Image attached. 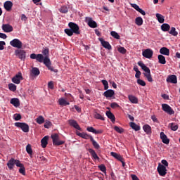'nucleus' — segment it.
<instances>
[{
	"label": "nucleus",
	"instance_id": "nucleus-1",
	"mask_svg": "<svg viewBox=\"0 0 180 180\" xmlns=\"http://www.w3.org/2000/svg\"><path fill=\"white\" fill-rule=\"evenodd\" d=\"M30 57L32 60H37L38 63H44V65H46L49 71H51L52 72H58L57 69H54V68L51 66V60H50L49 56L44 57L41 53H32Z\"/></svg>",
	"mask_w": 180,
	"mask_h": 180
},
{
	"label": "nucleus",
	"instance_id": "nucleus-2",
	"mask_svg": "<svg viewBox=\"0 0 180 180\" xmlns=\"http://www.w3.org/2000/svg\"><path fill=\"white\" fill-rule=\"evenodd\" d=\"M15 165L20 168V174H22V175H26V169L25 168L23 164L20 163V160H15L13 158H11L7 162V167L10 169H13V167H15Z\"/></svg>",
	"mask_w": 180,
	"mask_h": 180
},
{
	"label": "nucleus",
	"instance_id": "nucleus-3",
	"mask_svg": "<svg viewBox=\"0 0 180 180\" xmlns=\"http://www.w3.org/2000/svg\"><path fill=\"white\" fill-rule=\"evenodd\" d=\"M138 65H139V67H141V68L145 72L143 75L147 78L148 82H153V77H151V70H150V68L142 61L138 62Z\"/></svg>",
	"mask_w": 180,
	"mask_h": 180
},
{
	"label": "nucleus",
	"instance_id": "nucleus-4",
	"mask_svg": "<svg viewBox=\"0 0 180 180\" xmlns=\"http://www.w3.org/2000/svg\"><path fill=\"white\" fill-rule=\"evenodd\" d=\"M15 56L18 57L21 61L26 60V51L23 49H16L15 51Z\"/></svg>",
	"mask_w": 180,
	"mask_h": 180
},
{
	"label": "nucleus",
	"instance_id": "nucleus-5",
	"mask_svg": "<svg viewBox=\"0 0 180 180\" xmlns=\"http://www.w3.org/2000/svg\"><path fill=\"white\" fill-rule=\"evenodd\" d=\"M51 139L53 140V146H63L65 141H60V136L57 134H53L51 135Z\"/></svg>",
	"mask_w": 180,
	"mask_h": 180
},
{
	"label": "nucleus",
	"instance_id": "nucleus-6",
	"mask_svg": "<svg viewBox=\"0 0 180 180\" xmlns=\"http://www.w3.org/2000/svg\"><path fill=\"white\" fill-rule=\"evenodd\" d=\"M15 127H18L21 129V130L24 133H29V124L25 122H15Z\"/></svg>",
	"mask_w": 180,
	"mask_h": 180
},
{
	"label": "nucleus",
	"instance_id": "nucleus-7",
	"mask_svg": "<svg viewBox=\"0 0 180 180\" xmlns=\"http://www.w3.org/2000/svg\"><path fill=\"white\" fill-rule=\"evenodd\" d=\"M68 26L70 30H72V32L75 33V34H80L81 32L79 31V26H78L77 24L70 22L68 23Z\"/></svg>",
	"mask_w": 180,
	"mask_h": 180
},
{
	"label": "nucleus",
	"instance_id": "nucleus-8",
	"mask_svg": "<svg viewBox=\"0 0 180 180\" xmlns=\"http://www.w3.org/2000/svg\"><path fill=\"white\" fill-rule=\"evenodd\" d=\"M11 46L12 47H15V49H18V50L22 49L23 44L21 41L19 40V39H14L12 41H10Z\"/></svg>",
	"mask_w": 180,
	"mask_h": 180
},
{
	"label": "nucleus",
	"instance_id": "nucleus-9",
	"mask_svg": "<svg viewBox=\"0 0 180 180\" xmlns=\"http://www.w3.org/2000/svg\"><path fill=\"white\" fill-rule=\"evenodd\" d=\"M162 109L165 113H167V115H175V111H174V109L168 104H162Z\"/></svg>",
	"mask_w": 180,
	"mask_h": 180
},
{
	"label": "nucleus",
	"instance_id": "nucleus-10",
	"mask_svg": "<svg viewBox=\"0 0 180 180\" xmlns=\"http://www.w3.org/2000/svg\"><path fill=\"white\" fill-rule=\"evenodd\" d=\"M158 172L160 176H165V175H167V167H165L164 165L159 163L158 166Z\"/></svg>",
	"mask_w": 180,
	"mask_h": 180
},
{
	"label": "nucleus",
	"instance_id": "nucleus-11",
	"mask_svg": "<svg viewBox=\"0 0 180 180\" xmlns=\"http://www.w3.org/2000/svg\"><path fill=\"white\" fill-rule=\"evenodd\" d=\"M85 22L86 23H87L88 26H89V27H91L92 29L98 27V24L96 23V22L94 21V20H92V18L91 17H86Z\"/></svg>",
	"mask_w": 180,
	"mask_h": 180
},
{
	"label": "nucleus",
	"instance_id": "nucleus-12",
	"mask_svg": "<svg viewBox=\"0 0 180 180\" xmlns=\"http://www.w3.org/2000/svg\"><path fill=\"white\" fill-rule=\"evenodd\" d=\"M20 81H23V76L22 75V72H19L12 78V82L14 84H20Z\"/></svg>",
	"mask_w": 180,
	"mask_h": 180
},
{
	"label": "nucleus",
	"instance_id": "nucleus-13",
	"mask_svg": "<svg viewBox=\"0 0 180 180\" xmlns=\"http://www.w3.org/2000/svg\"><path fill=\"white\" fill-rule=\"evenodd\" d=\"M153 54H154V52L151 49H146L142 52V56L145 58H152Z\"/></svg>",
	"mask_w": 180,
	"mask_h": 180
},
{
	"label": "nucleus",
	"instance_id": "nucleus-14",
	"mask_svg": "<svg viewBox=\"0 0 180 180\" xmlns=\"http://www.w3.org/2000/svg\"><path fill=\"white\" fill-rule=\"evenodd\" d=\"M2 30H4L5 33H11V32H13V27L9 24H3Z\"/></svg>",
	"mask_w": 180,
	"mask_h": 180
},
{
	"label": "nucleus",
	"instance_id": "nucleus-15",
	"mask_svg": "<svg viewBox=\"0 0 180 180\" xmlns=\"http://www.w3.org/2000/svg\"><path fill=\"white\" fill-rule=\"evenodd\" d=\"M68 123L70 126H71L72 127H74V129L81 131V127H79V124H78V122H77L75 120H69Z\"/></svg>",
	"mask_w": 180,
	"mask_h": 180
},
{
	"label": "nucleus",
	"instance_id": "nucleus-16",
	"mask_svg": "<svg viewBox=\"0 0 180 180\" xmlns=\"http://www.w3.org/2000/svg\"><path fill=\"white\" fill-rule=\"evenodd\" d=\"M99 41H101L104 49H107V50H112V46L110 45V44H109L108 41H104L103 38H99Z\"/></svg>",
	"mask_w": 180,
	"mask_h": 180
},
{
	"label": "nucleus",
	"instance_id": "nucleus-17",
	"mask_svg": "<svg viewBox=\"0 0 180 180\" xmlns=\"http://www.w3.org/2000/svg\"><path fill=\"white\" fill-rule=\"evenodd\" d=\"M87 131H89L90 133H94V134H102L103 133V131L100 129V130H96L93 127H88L86 128Z\"/></svg>",
	"mask_w": 180,
	"mask_h": 180
},
{
	"label": "nucleus",
	"instance_id": "nucleus-18",
	"mask_svg": "<svg viewBox=\"0 0 180 180\" xmlns=\"http://www.w3.org/2000/svg\"><path fill=\"white\" fill-rule=\"evenodd\" d=\"M4 6L6 11H7V12H9L10 11H12V6H13V3H12V1H6L4 4Z\"/></svg>",
	"mask_w": 180,
	"mask_h": 180
},
{
	"label": "nucleus",
	"instance_id": "nucleus-19",
	"mask_svg": "<svg viewBox=\"0 0 180 180\" xmlns=\"http://www.w3.org/2000/svg\"><path fill=\"white\" fill-rule=\"evenodd\" d=\"M166 81L167 82H170V84H176L178 82L176 80V76L174 75L168 76Z\"/></svg>",
	"mask_w": 180,
	"mask_h": 180
},
{
	"label": "nucleus",
	"instance_id": "nucleus-20",
	"mask_svg": "<svg viewBox=\"0 0 180 180\" xmlns=\"http://www.w3.org/2000/svg\"><path fill=\"white\" fill-rule=\"evenodd\" d=\"M77 135L79 136V137H82V139H84V140H89L90 139L91 141V138L93 137L92 136L84 132L81 133L77 131Z\"/></svg>",
	"mask_w": 180,
	"mask_h": 180
},
{
	"label": "nucleus",
	"instance_id": "nucleus-21",
	"mask_svg": "<svg viewBox=\"0 0 180 180\" xmlns=\"http://www.w3.org/2000/svg\"><path fill=\"white\" fill-rule=\"evenodd\" d=\"M103 96L105 98H112V96H115V91L108 89L103 93Z\"/></svg>",
	"mask_w": 180,
	"mask_h": 180
},
{
	"label": "nucleus",
	"instance_id": "nucleus-22",
	"mask_svg": "<svg viewBox=\"0 0 180 180\" xmlns=\"http://www.w3.org/2000/svg\"><path fill=\"white\" fill-rule=\"evenodd\" d=\"M160 139L164 144H169V139L164 132H160Z\"/></svg>",
	"mask_w": 180,
	"mask_h": 180
},
{
	"label": "nucleus",
	"instance_id": "nucleus-23",
	"mask_svg": "<svg viewBox=\"0 0 180 180\" xmlns=\"http://www.w3.org/2000/svg\"><path fill=\"white\" fill-rule=\"evenodd\" d=\"M10 103H11V105H13L15 108H19V106H20V101H19V98H12L10 101Z\"/></svg>",
	"mask_w": 180,
	"mask_h": 180
},
{
	"label": "nucleus",
	"instance_id": "nucleus-24",
	"mask_svg": "<svg viewBox=\"0 0 180 180\" xmlns=\"http://www.w3.org/2000/svg\"><path fill=\"white\" fill-rule=\"evenodd\" d=\"M49 144V136H46L41 140V146L42 148H46Z\"/></svg>",
	"mask_w": 180,
	"mask_h": 180
},
{
	"label": "nucleus",
	"instance_id": "nucleus-25",
	"mask_svg": "<svg viewBox=\"0 0 180 180\" xmlns=\"http://www.w3.org/2000/svg\"><path fill=\"white\" fill-rule=\"evenodd\" d=\"M105 115L108 119H110L112 123H115L116 122V118L115 117V115L112 113L110 111H106Z\"/></svg>",
	"mask_w": 180,
	"mask_h": 180
},
{
	"label": "nucleus",
	"instance_id": "nucleus-26",
	"mask_svg": "<svg viewBox=\"0 0 180 180\" xmlns=\"http://www.w3.org/2000/svg\"><path fill=\"white\" fill-rule=\"evenodd\" d=\"M160 53L163 56H169V49H168L167 47H162L160 49Z\"/></svg>",
	"mask_w": 180,
	"mask_h": 180
},
{
	"label": "nucleus",
	"instance_id": "nucleus-27",
	"mask_svg": "<svg viewBox=\"0 0 180 180\" xmlns=\"http://www.w3.org/2000/svg\"><path fill=\"white\" fill-rule=\"evenodd\" d=\"M128 99L131 103H139V98L133 95H129Z\"/></svg>",
	"mask_w": 180,
	"mask_h": 180
},
{
	"label": "nucleus",
	"instance_id": "nucleus-28",
	"mask_svg": "<svg viewBox=\"0 0 180 180\" xmlns=\"http://www.w3.org/2000/svg\"><path fill=\"white\" fill-rule=\"evenodd\" d=\"M31 74L34 77H39V75H40V70L37 68H32Z\"/></svg>",
	"mask_w": 180,
	"mask_h": 180
},
{
	"label": "nucleus",
	"instance_id": "nucleus-29",
	"mask_svg": "<svg viewBox=\"0 0 180 180\" xmlns=\"http://www.w3.org/2000/svg\"><path fill=\"white\" fill-rule=\"evenodd\" d=\"M89 153L91 154V157H93V158L94 160H97L98 161L99 158H98V155L96 154V152H95L94 150V149L89 148Z\"/></svg>",
	"mask_w": 180,
	"mask_h": 180
},
{
	"label": "nucleus",
	"instance_id": "nucleus-30",
	"mask_svg": "<svg viewBox=\"0 0 180 180\" xmlns=\"http://www.w3.org/2000/svg\"><path fill=\"white\" fill-rule=\"evenodd\" d=\"M110 155H112V157H114V158H116V160H118V161H122V160H123V157H122L120 154H117L115 152H111Z\"/></svg>",
	"mask_w": 180,
	"mask_h": 180
},
{
	"label": "nucleus",
	"instance_id": "nucleus-31",
	"mask_svg": "<svg viewBox=\"0 0 180 180\" xmlns=\"http://www.w3.org/2000/svg\"><path fill=\"white\" fill-rule=\"evenodd\" d=\"M143 129L144 130L145 133H146V134H150L151 133V127L148 124H145L143 127Z\"/></svg>",
	"mask_w": 180,
	"mask_h": 180
},
{
	"label": "nucleus",
	"instance_id": "nucleus-32",
	"mask_svg": "<svg viewBox=\"0 0 180 180\" xmlns=\"http://www.w3.org/2000/svg\"><path fill=\"white\" fill-rule=\"evenodd\" d=\"M160 64H167V60H165V56L162 55H158V56Z\"/></svg>",
	"mask_w": 180,
	"mask_h": 180
},
{
	"label": "nucleus",
	"instance_id": "nucleus-33",
	"mask_svg": "<svg viewBox=\"0 0 180 180\" xmlns=\"http://www.w3.org/2000/svg\"><path fill=\"white\" fill-rule=\"evenodd\" d=\"M156 18L159 23H164V22H165V19L164 18V16L160 13H156Z\"/></svg>",
	"mask_w": 180,
	"mask_h": 180
},
{
	"label": "nucleus",
	"instance_id": "nucleus-34",
	"mask_svg": "<svg viewBox=\"0 0 180 180\" xmlns=\"http://www.w3.org/2000/svg\"><path fill=\"white\" fill-rule=\"evenodd\" d=\"M92 143V145L94 146V148H96V150H99V148H101V146H99L98 144V142H96V141H95V139H94V137L91 138V141Z\"/></svg>",
	"mask_w": 180,
	"mask_h": 180
},
{
	"label": "nucleus",
	"instance_id": "nucleus-35",
	"mask_svg": "<svg viewBox=\"0 0 180 180\" xmlns=\"http://www.w3.org/2000/svg\"><path fill=\"white\" fill-rule=\"evenodd\" d=\"M59 105H60V106H67V105H70V103L67 101H65V99L64 98H60L59 101Z\"/></svg>",
	"mask_w": 180,
	"mask_h": 180
},
{
	"label": "nucleus",
	"instance_id": "nucleus-36",
	"mask_svg": "<svg viewBox=\"0 0 180 180\" xmlns=\"http://www.w3.org/2000/svg\"><path fill=\"white\" fill-rule=\"evenodd\" d=\"M161 29L163 32H168L169 30V29H171V26H169L167 23H165L161 25Z\"/></svg>",
	"mask_w": 180,
	"mask_h": 180
},
{
	"label": "nucleus",
	"instance_id": "nucleus-37",
	"mask_svg": "<svg viewBox=\"0 0 180 180\" xmlns=\"http://www.w3.org/2000/svg\"><path fill=\"white\" fill-rule=\"evenodd\" d=\"M130 127H131V129L135 130V131H139V130H140V126L137 125L134 122H130Z\"/></svg>",
	"mask_w": 180,
	"mask_h": 180
},
{
	"label": "nucleus",
	"instance_id": "nucleus-38",
	"mask_svg": "<svg viewBox=\"0 0 180 180\" xmlns=\"http://www.w3.org/2000/svg\"><path fill=\"white\" fill-rule=\"evenodd\" d=\"M59 12L60 13H68V7L67 6H63L59 8Z\"/></svg>",
	"mask_w": 180,
	"mask_h": 180
},
{
	"label": "nucleus",
	"instance_id": "nucleus-39",
	"mask_svg": "<svg viewBox=\"0 0 180 180\" xmlns=\"http://www.w3.org/2000/svg\"><path fill=\"white\" fill-rule=\"evenodd\" d=\"M36 122L38 124H43L44 123V117L40 115L36 119Z\"/></svg>",
	"mask_w": 180,
	"mask_h": 180
},
{
	"label": "nucleus",
	"instance_id": "nucleus-40",
	"mask_svg": "<svg viewBox=\"0 0 180 180\" xmlns=\"http://www.w3.org/2000/svg\"><path fill=\"white\" fill-rule=\"evenodd\" d=\"M135 23L138 26H141L143 25V18L141 17H138L135 20Z\"/></svg>",
	"mask_w": 180,
	"mask_h": 180
},
{
	"label": "nucleus",
	"instance_id": "nucleus-41",
	"mask_svg": "<svg viewBox=\"0 0 180 180\" xmlns=\"http://www.w3.org/2000/svg\"><path fill=\"white\" fill-rule=\"evenodd\" d=\"M169 126H170L171 130H173V131L178 130V125L174 122L169 124Z\"/></svg>",
	"mask_w": 180,
	"mask_h": 180
},
{
	"label": "nucleus",
	"instance_id": "nucleus-42",
	"mask_svg": "<svg viewBox=\"0 0 180 180\" xmlns=\"http://www.w3.org/2000/svg\"><path fill=\"white\" fill-rule=\"evenodd\" d=\"M169 34H172V36H178V32H176V29L175 27H172L169 32Z\"/></svg>",
	"mask_w": 180,
	"mask_h": 180
},
{
	"label": "nucleus",
	"instance_id": "nucleus-43",
	"mask_svg": "<svg viewBox=\"0 0 180 180\" xmlns=\"http://www.w3.org/2000/svg\"><path fill=\"white\" fill-rule=\"evenodd\" d=\"M94 117L95 119H98V120L105 121V117H103L101 114L98 112L94 113Z\"/></svg>",
	"mask_w": 180,
	"mask_h": 180
},
{
	"label": "nucleus",
	"instance_id": "nucleus-44",
	"mask_svg": "<svg viewBox=\"0 0 180 180\" xmlns=\"http://www.w3.org/2000/svg\"><path fill=\"white\" fill-rule=\"evenodd\" d=\"M110 34L112 37H114V39H117V40H119L120 39V35H119V34L115 31H112L110 32Z\"/></svg>",
	"mask_w": 180,
	"mask_h": 180
},
{
	"label": "nucleus",
	"instance_id": "nucleus-45",
	"mask_svg": "<svg viewBox=\"0 0 180 180\" xmlns=\"http://www.w3.org/2000/svg\"><path fill=\"white\" fill-rule=\"evenodd\" d=\"M26 151L27 154H30V155H32V154H33V150H32V146L30 144L27 145Z\"/></svg>",
	"mask_w": 180,
	"mask_h": 180
},
{
	"label": "nucleus",
	"instance_id": "nucleus-46",
	"mask_svg": "<svg viewBox=\"0 0 180 180\" xmlns=\"http://www.w3.org/2000/svg\"><path fill=\"white\" fill-rule=\"evenodd\" d=\"M114 130H115L117 133H120V134H122L123 133V131H124V129H123V128L119 127L117 126L114 127Z\"/></svg>",
	"mask_w": 180,
	"mask_h": 180
},
{
	"label": "nucleus",
	"instance_id": "nucleus-47",
	"mask_svg": "<svg viewBox=\"0 0 180 180\" xmlns=\"http://www.w3.org/2000/svg\"><path fill=\"white\" fill-rule=\"evenodd\" d=\"M101 82H102L103 85H104L105 91L108 90L109 89V84L108 83V82L105 79H103V80H101Z\"/></svg>",
	"mask_w": 180,
	"mask_h": 180
},
{
	"label": "nucleus",
	"instance_id": "nucleus-48",
	"mask_svg": "<svg viewBox=\"0 0 180 180\" xmlns=\"http://www.w3.org/2000/svg\"><path fill=\"white\" fill-rule=\"evenodd\" d=\"M65 33L68 34V36L71 37L74 34V32L72 31V30L70 28L65 29Z\"/></svg>",
	"mask_w": 180,
	"mask_h": 180
},
{
	"label": "nucleus",
	"instance_id": "nucleus-49",
	"mask_svg": "<svg viewBox=\"0 0 180 180\" xmlns=\"http://www.w3.org/2000/svg\"><path fill=\"white\" fill-rule=\"evenodd\" d=\"M8 88L10 91H12L13 92H15V91H16V85H15L14 84H9Z\"/></svg>",
	"mask_w": 180,
	"mask_h": 180
},
{
	"label": "nucleus",
	"instance_id": "nucleus-50",
	"mask_svg": "<svg viewBox=\"0 0 180 180\" xmlns=\"http://www.w3.org/2000/svg\"><path fill=\"white\" fill-rule=\"evenodd\" d=\"M136 82L139 85H141V86H146V82L141 79H138Z\"/></svg>",
	"mask_w": 180,
	"mask_h": 180
},
{
	"label": "nucleus",
	"instance_id": "nucleus-51",
	"mask_svg": "<svg viewBox=\"0 0 180 180\" xmlns=\"http://www.w3.org/2000/svg\"><path fill=\"white\" fill-rule=\"evenodd\" d=\"M118 51L119 53H121V54H126V52L127 51V50H126L124 47L120 46V48H118Z\"/></svg>",
	"mask_w": 180,
	"mask_h": 180
},
{
	"label": "nucleus",
	"instance_id": "nucleus-52",
	"mask_svg": "<svg viewBox=\"0 0 180 180\" xmlns=\"http://www.w3.org/2000/svg\"><path fill=\"white\" fill-rule=\"evenodd\" d=\"M44 127H45V129H50V127H51V122L46 121L44 123Z\"/></svg>",
	"mask_w": 180,
	"mask_h": 180
},
{
	"label": "nucleus",
	"instance_id": "nucleus-53",
	"mask_svg": "<svg viewBox=\"0 0 180 180\" xmlns=\"http://www.w3.org/2000/svg\"><path fill=\"white\" fill-rule=\"evenodd\" d=\"M98 168H99L100 171H101L102 172H106V167L105 166V165H99Z\"/></svg>",
	"mask_w": 180,
	"mask_h": 180
},
{
	"label": "nucleus",
	"instance_id": "nucleus-54",
	"mask_svg": "<svg viewBox=\"0 0 180 180\" xmlns=\"http://www.w3.org/2000/svg\"><path fill=\"white\" fill-rule=\"evenodd\" d=\"M48 88H49V89H54V83L53 82H49L48 83Z\"/></svg>",
	"mask_w": 180,
	"mask_h": 180
},
{
	"label": "nucleus",
	"instance_id": "nucleus-55",
	"mask_svg": "<svg viewBox=\"0 0 180 180\" xmlns=\"http://www.w3.org/2000/svg\"><path fill=\"white\" fill-rule=\"evenodd\" d=\"M151 119L155 123H160V121H158V119H157V117H155V115L151 116Z\"/></svg>",
	"mask_w": 180,
	"mask_h": 180
},
{
	"label": "nucleus",
	"instance_id": "nucleus-56",
	"mask_svg": "<svg viewBox=\"0 0 180 180\" xmlns=\"http://www.w3.org/2000/svg\"><path fill=\"white\" fill-rule=\"evenodd\" d=\"M14 119L15 121L20 120V119H22V115H20V114H15Z\"/></svg>",
	"mask_w": 180,
	"mask_h": 180
},
{
	"label": "nucleus",
	"instance_id": "nucleus-57",
	"mask_svg": "<svg viewBox=\"0 0 180 180\" xmlns=\"http://www.w3.org/2000/svg\"><path fill=\"white\" fill-rule=\"evenodd\" d=\"M6 44V43H5V41H0V50H4V49H5L4 46H5Z\"/></svg>",
	"mask_w": 180,
	"mask_h": 180
},
{
	"label": "nucleus",
	"instance_id": "nucleus-58",
	"mask_svg": "<svg viewBox=\"0 0 180 180\" xmlns=\"http://www.w3.org/2000/svg\"><path fill=\"white\" fill-rule=\"evenodd\" d=\"M131 6L134 8V9H136L137 11L140 9V7L139 6V5L136 4H131Z\"/></svg>",
	"mask_w": 180,
	"mask_h": 180
},
{
	"label": "nucleus",
	"instance_id": "nucleus-59",
	"mask_svg": "<svg viewBox=\"0 0 180 180\" xmlns=\"http://www.w3.org/2000/svg\"><path fill=\"white\" fill-rule=\"evenodd\" d=\"M110 108H112V109H115V108H119V104H117V103H112L110 104Z\"/></svg>",
	"mask_w": 180,
	"mask_h": 180
},
{
	"label": "nucleus",
	"instance_id": "nucleus-60",
	"mask_svg": "<svg viewBox=\"0 0 180 180\" xmlns=\"http://www.w3.org/2000/svg\"><path fill=\"white\" fill-rule=\"evenodd\" d=\"M42 54H44V56H45V57H49V49L43 50Z\"/></svg>",
	"mask_w": 180,
	"mask_h": 180
},
{
	"label": "nucleus",
	"instance_id": "nucleus-61",
	"mask_svg": "<svg viewBox=\"0 0 180 180\" xmlns=\"http://www.w3.org/2000/svg\"><path fill=\"white\" fill-rule=\"evenodd\" d=\"M137 12H139V13H141L143 16H146V11H144V10L139 8V9L137 11Z\"/></svg>",
	"mask_w": 180,
	"mask_h": 180
},
{
	"label": "nucleus",
	"instance_id": "nucleus-62",
	"mask_svg": "<svg viewBox=\"0 0 180 180\" xmlns=\"http://www.w3.org/2000/svg\"><path fill=\"white\" fill-rule=\"evenodd\" d=\"M161 163L162 164V165H163L164 167H168V162H167V160H162L161 161Z\"/></svg>",
	"mask_w": 180,
	"mask_h": 180
},
{
	"label": "nucleus",
	"instance_id": "nucleus-63",
	"mask_svg": "<svg viewBox=\"0 0 180 180\" xmlns=\"http://www.w3.org/2000/svg\"><path fill=\"white\" fill-rule=\"evenodd\" d=\"M140 75H141V72H140V70L138 72H136L135 77L139 79V78H140Z\"/></svg>",
	"mask_w": 180,
	"mask_h": 180
},
{
	"label": "nucleus",
	"instance_id": "nucleus-64",
	"mask_svg": "<svg viewBox=\"0 0 180 180\" xmlns=\"http://www.w3.org/2000/svg\"><path fill=\"white\" fill-rule=\"evenodd\" d=\"M131 176L132 178V180H140L139 177H137V176L135 174H131Z\"/></svg>",
	"mask_w": 180,
	"mask_h": 180
}]
</instances>
